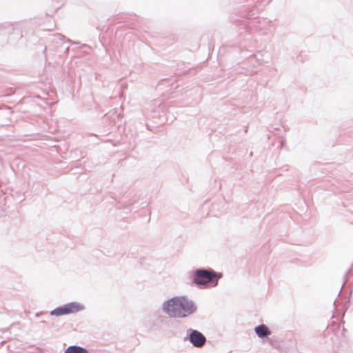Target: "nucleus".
I'll return each instance as SVG.
<instances>
[{
	"mask_svg": "<svg viewBox=\"0 0 353 353\" xmlns=\"http://www.w3.org/2000/svg\"><path fill=\"white\" fill-rule=\"evenodd\" d=\"M256 334L260 338L268 336L271 334V331L265 325H260L254 329Z\"/></svg>",
	"mask_w": 353,
	"mask_h": 353,
	"instance_id": "nucleus-5",
	"label": "nucleus"
},
{
	"mask_svg": "<svg viewBox=\"0 0 353 353\" xmlns=\"http://www.w3.org/2000/svg\"><path fill=\"white\" fill-rule=\"evenodd\" d=\"M190 341L194 346L201 347L206 341L205 336L197 330H193L190 334Z\"/></svg>",
	"mask_w": 353,
	"mask_h": 353,
	"instance_id": "nucleus-4",
	"label": "nucleus"
},
{
	"mask_svg": "<svg viewBox=\"0 0 353 353\" xmlns=\"http://www.w3.org/2000/svg\"><path fill=\"white\" fill-rule=\"evenodd\" d=\"M83 308V307L78 303H70L52 310L51 314L54 316L65 315L77 312Z\"/></svg>",
	"mask_w": 353,
	"mask_h": 353,
	"instance_id": "nucleus-3",
	"label": "nucleus"
},
{
	"mask_svg": "<svg viewBox=\"0 0 353 353\" xmlns=\"http://www.w3.org/2000/svg\"><path fill=\"white\" fill-rule=\"evenodd\" d=\"M221 277V274H218L213 270L200 269L194 272L192 282L198 286H216Z\"/></svg>",
	"mask_w": 353,
	"mask_h": 353,
	"instance_id": "nucleus-2",
	"label": "nucleus"
},
{
	"mask_svg": "<svg viewBox=\"0 0 353 353\" xmlns=\"http://www.w3.org/2000/svg\"><path fill=\"white\" fill-rule=\"evenodd\" d=\"M163 308L170 317H185L195 310L192 301L185 296H176L168 300L163 304Z\"/></svg>",
	"mask_w": 353,
	"mask_h": 353,
	"instance_id": "nucleus-1",
	"label": "nucleus"
},
{
	"mask_svg": "<svg viewBox=\"0 0 353 353\" xmlns=\"http://www.w3.org/2000/svg\"><path fill=\"white\" fill-rule=\"evenodd\" d=\"M65 353H88V350L79 346H69Z\"/></svg>",
	"mask_w": 353,
	"mask_h": 353,
	"instance_id": "nucleus-6",
	"label": "nucleus"
}]
</instances>
